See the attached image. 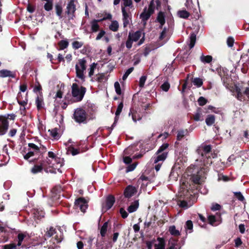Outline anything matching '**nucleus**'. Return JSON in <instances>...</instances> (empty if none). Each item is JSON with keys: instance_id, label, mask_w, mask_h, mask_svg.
<instances>
[{"instance_id": "obj_21", "label": "nucleus", "mask_w": 249, "mask_h": 249, "mask_svg": "<svg viewBox=\"0 0 249 249\" xmlns=\"http://www.w3.org/2000/svg\"><path fill=\"white\" fill-rule=\"evenodd\" d=\"M139 201L135 200L132 204H131L128 208L127 211L129 213H131L135 212L139 207Z\"/></svg>"}, {"instance_id": "obj_64", "label": "nucleus", "mask_w": 249, "mask_h": 249, "mask_svg": "<svg viewBox=\"0 0 249 249\" xmlns=\"http://www.w3.org/2000/svg\"><path fill=\"white\" fill-rule=\"evenodd\" d=\"M105 34V32L103 30L101 31L98 34L96 40H100Z\"/></svg>"}, {"instance_id": "obj_32", "label": "nucleus", "mask_w": 249, "mask_h": 249, "mask_svg": "<svg viewBox=\"0 0 249 249\" xmlns=\"http://www.w3.org/2000/svg\"><path fill=\"white\" fill-rule=\"evenodd\" d=\"M109 28L110 30L113 32L117 31L119 28V23L118 21L116 20L112 21L111 24L109 25Z\"/></svg>"}, {"instance_id": "obj_25", "label": "nucleus", "mask_w": 249, "mask_h": 249, "mask_svg": "<svg viewBox=\"0 0 249 249\" xmlns=\"http://www.w3.org/2000/svg\"><path fill=\"white\" fill-rule=\"evenodd\" d=\"M185 228L188 233H190L193 232V224L191 220H187L186 222Z\"/></svg>"}, {"instance_id": "obj_13", "label": "nucleus", "mask_w": 249, "mask_h": 249, "mask_svg": "<svg viewBox=\"0 0 249 249\" xmlns=\"http://www.w3.org/2000/svg\"><path fill=\"white\" fill-rule=\"evenodd\" d=\"M87 202L83 198H79L75 202V206L77 209H79L82 212H85L87 208Z\"/></svg>"}, {"instance_id": "obj_24", "label": "nucleus", "mask_w": 249, "mask_h": 249, "mask_svg": "<svg viewBox=\"0 0 249 249\" xmlns=\"http://www.w3.org/2000/svg\"><path fill=\"white\" fill-rule=\"evenodd\" d=\"M157 20L160 24V28H162L165 23V17L162 12H160L158 15Z\"/></svg>"}, {"instance_id": "obj_7", "label": "nucleus", "mask_w": 249, "mask_h": 249, "mask_svg": "<svg viewBox=\"0 0 249 249\" xmlns=\"http://www.w3.org/2000/svg\"><path fill=\"white\" fill-rule=\"evenodd\" d=\"M77 0H68L67 4L66 13L68 15L69 20L72 19L75 17V12L76 11V4Z\"/></svg>"}, {"instance_id": "obj_15", "label": "nucleus", "mask_w": 249, "mask_h": 249, "mask_svg": "<svg viewBox=\"0 0 249 249\" xmlns=\"http://www.w3.org/2000/svg\"><path fill=\"white\" fill-rule=\"evenodd\" d=\"M115 202V198L112 196H109L107 197L105 204L103 205V209L107 211L110 209Z\"/></svg>"}, {"instance_id": "obj_1", "label": "nucleus", "mask_w": 249, "mask_h": 249, "mask_svg": "<svg viewBox=\"0 0 249 249\" xmlns=\"http://www.w3.org/2000/svg\"><path fill=\"white\" fill-rule=\"evenodd\" d=\"M198 154L201 156L196 162L199 161L201 163L198 165H191L186 170L188 176L191 177V179L196 184H201L204 181L206 173L208 171V167L212 163L213 155L211 153V146L210 145H203L199 147L197 150Z\"/></svg>"}, {"instance_id": "obj_20", "label": "nucleus", "mask_w": 249, "mask_h": 249, "mask_svg": "<svg viewBox=\"0 0 249 249\" xmlns=\"http://www.w3.org/2000/svg\"><path fill=\"white\" fill-rule=\"evenodd\" d=\"M142 36V33L141 31H137L134 33H129L128 36L134 41L136 42L138 41Z\"/></svg>"}, {"instance_id": "obj_42", "label": "nucleus", "mask_w": 249, "mask_h": 249, "mask_svg": "<svg viewBox=\"0 0 249 249\" xmlns=\"http://www.w3.org/2000/svg\"><path fill=\"white\" fill-rule=\"evenodd\" d=\"M193 83L194 85L196 86L197 87H201L203 84V81L201 79L199 78H195L193 80Z\"/></svg>"}, {"instance_id": "obj_37", "label": "nucleus", "mask_w": 249, "mask_h": 249, "mask_svg": "<svg viewBox=\"0 0 249 249\" xmlns=\"http://www.w3.org/2000/svg\"><path fill=\"white\" fill-rule=\"evenodd\" d=\"M186 157L184 156L182 154H179L178 155V158L177 160L176 164H183V162H185L186 161Z\"/></svg>"}, {"instance_id": "obj_22", "label": "nucleus", "mask_w": 249, "mask_h": 249, "mask_svg": "<svg viewBox=\"0 0 249 249\" xmlns=\"http://www.w3.org/2000/svg\"><path fill=\"white\" fill-rule=\"evenodd\" d=\"M169 231L172 235L174 236H178L180 235V231L176 229V228L174 225L169 227Z\"/></svg>"}, {"instance_id": "obj_28", "label": "nucleus", "mask_w": 249, "mask_h": 249, "mask_svg": "<svg viewBox=\"0 0 249 249\" xmlns=\"http://www.w3.org/2000/svg\"><path fill=\"white\" fill-rule=\"evenodd\" d=\"M200 61L203 63H210L213 59L211 55L204 56L203 54L200 57Z\"/></svg>"}, {"instance_id": "obj_31", "label": "nucleus", "mask_w": 249, "mask_h": 249, "mask_svg": "<svg viewBox=\"0 0 249 249\" xmlns=\"http://www.w3.org/2000/svg\"><path fill=\"white\" fill-rule=\"evenodd\" d=\"M107 77L104 73H100L96 76V81L100 83H103L107 81Z\"/></svg>"}, {"instance_id": "obj_44", "label": "nucleus", "mask_w": 249, "mask_h": 249, "mask_svg": "<svg viewBox=\"0 0 249 249\" xmlns=\"http://www.w3.org/2000/svg\"><path fill=\"white\" fill-rule=\"evenodd\" d=\"M83 45V43L82 42L75 41H74L72 44V46L73 48L75 49H78L82 47V46Z\"/></svg>"}, {"instance_id": "obj_26", "label": "nucleus", "mask_w": 249, "mask_h": 249, "mask_svg": "<svg viewBox=\"0 0 249 249\" xmlns=\"http://www.w3.org/2000/svg\"><path fill=\"white\" fill-rule=\"evenodd\" d=\"M50 132V134L54 139L57 140L60 138L59 134L58 133V130L57 128H53L52 129H49L48 131Z\"/></svg>"}, {"instance_id": "obj_49", "label": "nucleus", "mask_w": 249, "mask_h": 249, "mask_svg": "<svg viewBox=\"0 0 249 249\" xmlns=\"http://www.w3.org/2000/svg\"><path fill=\"white\" fill-rule=\"evenodd\" d=\"M25 237V235L23 233H19L18 236V243L17 246L19 247L21 245L22 242Z\"/></svg>"}, {"instance_id": "obj_52", "label": "nucleus", "mask_w": 249, "mask_h": 249, "mask_svg": "<svg viewBox=\"0 0 249 249\" xmlns=\"http://www.w3.org/2000/svg\"><path fill=\"white\" fill-rule=\"evenodd\" d=\"M208 220L209 222V223L213 226L215 225V222L216 221L215 220V217L214 215H209L208 216Z\"/></svg>"}, {"instance_id": "obj_43", "label": "nucleus", "mask_w": 249, "mask_h": 249, "mask_svg": "<svg viewBox=\"0 0 249 249\" xmlns=\"http://www.w3.org/2000/svg\"><path fill=\"white\" fill-rule=\"evenodd\" d=\"M56 233L55 229L53 227H50L49 230L47 231L46 236L49 238Z\"/></svg>"}, {"instance_id": "obj_51", "label": "nucleus", "mask_w": 249, "mask_h": 249, "mask_svg": "<svg viewBox=\"0 0 249 249\" xmlns=\"http://www.w3.org/2000/svg\"><path fill=\"white\" fill-rule=\"evenodd\" d=\"M170 88V84L168 82H164L161 86V88L162 89L165 91H167Z\"/></svg>"}, {"instance_id": "obj_53", "label": "nucleus", "mask_w": 249, "mask_h": 249, "mask_svg": "<svg viewBox=\"0 0 249 249\" xmlns=\"http://www.w3.org/2000/svg\"><path fill=\"white\" fill-rule=\"evenodd\" d=\"M198 103L200 106H204L207 103V100L203 97H200L198 99Z\"/></svg>"}, {"instance_id": "obj_61", "label": "nucleus", "mask_w": 249, "mask_h": 249, "mask_svg": "<svg viewBox=\"0 0 249 249\" xmlns=\"http://www.w3.org/2000/svg\"><path fill=\"white\" fill-rule=\"evenodd\" d=\"M112 18V15L110 13H105L104 14L103 18L100 19L101 21L106 20V19H110Z\"/></svg>"}, {"instance_id": "obj_54", "label": "nucleus", "mask_w": 249, "mask_h": 249, "mask_svg": "<svg viewBox=\"0 0 249 249\" xmlns=\"http://www.w3.org/2000/svg\"><path fill=\"white\" fill-rule=\"evenodd\" d=\"M178 205L180 207L184 209H187L190 207V206L188 205V203L185 201H179Z\"/></svg>"}, {"instance_id": "obj_41", "label": "nucleus", "mask_w": 249, "mask_h": 249, "mask_svg": "<svg viewBox=\"0 0 249 249\" xmlns=\"http://www.w3.org/2000/svg\"><path fill=\"white\" fill-rule=\"evenodd\" d=\"M58 44L60 47V49L64 50L68 47L69 42L66 40H62L59 42Z\"/></svg>"}, {"instance_id": "obj_34", "label": "nucleus", "mask_w": 249, "mask_h": 249, "mask_svg": "<svg viewBox=\"0 0 249 249\" xmlns=\"http://www.w3.org/2000/svg\"><path fill=\"white\" fill-rule=\"evenodd\" d=\"M196 40V35L195 34L193 33L191 34L190 36V44H189V47L190 49L193 48L195 44Z\"/></svg>"}, {"instance_id": "obj_33", "label": "nucleus", "mask_w": 249, "mask_h": 249, "mask_svg": "<svg viewBox=\"0 0 249 249\" xmlns=\"http://www.w3.org/2000/svg\"><path fill=\"white\" fill-rule=\"evenodd\" d=\"M55 10L57 16L59 17V18H61L62 13V7L61 5L60 4H56L55 5Z\"/></svg>"}, {"instance_id": "obj_5", "label": "nucleus", "mask_w": 249, "mask_h": 249, "mask_svg": "<svg viewBox=\"0 0 249 249\" xmlns=\"http://www.w3.org/2000/svg\"><path fill=\"white\" fill-rule=\"evenodd\" d=\"M86 89L83 87H79L76 83H73L71 86V93L74 101H81L86 93Z\"/></svg>"}, {"instance_id": "obj_11", "label": "nucleus", "mask_w": 249, "mask_h": 249, "mask_svg": "<svg viewBox=\"0 0 249 249\" xmlns=\"http://www.w3.org/2000/svg\"><path fill=\"white\" fill-rule=\"evenodd\" d=\"M131 115L132 119L134 122L140 121L142 118V115L140 113L139 107H133L130 109L129 113V116Z\"/></svg>"}, {"instance_id": "obj_62", "label": "nucleus", "mask_w": 249, "mask_h": 249, "mask_svg": "<svg viewBox=\"0 0 249 249\" xmlns=\"http://www.w3.org/2000/svg\"><path fill=\"white\" fill-rule=\"evenodd\" d=\"M16 246L15 244H10L8 245H5L3 246V249H15Z\"/></svg>"}, {"instance_id": "obj_29", "label": "nucleus", "mask_w": 249, "mask_h": 249, "mask_svg": "<svg viewBox=\"0 0 249 249\" xmlns=\"http://www.w3.org/2000/svg\"><path fill=\"white\" fill-rule=\"evenodd\" d=\"M46 166L43 165V162L40 165H35L31 170L32 173L33 174H36L41 171L43 168H45Z\"/></svg>"}, {"instance_id": "obj_27", "label": "nucleus", "mask_w": 249, "mask_h": 249, "mask_svg": "<svg viewBox=\"0 0 249 249\" xmlns=\"http://www.w3.org/2000/svg\"><path fill=\"white\" fill-rule=\"evenodd\" d=\"M206 123L207 125L211 126L215 122V117L213 115H209L207 117L206 120Z\"/></svg>"}, {"instance_id": "obj_14", "label": "nucleus", "mask_w": 249, "mask_h": 249, "mask_svg": "<svg viewBox=\"0 0 249 249\" xmlns=\"http://www.w3.org/2000/svg\"><path fill=\"white\" fill-rule=\"evenodd\" d=\"M137 192V188L132 185L127 186L124 190V195L125 198H130Z\"/></svg>"}, {"instance_id": "obj_57", "label": "nucleus", "mask_w": 249, "mask_h": 249, "mask_svg": "<svg viewBox=\"0 0 249 249\" xmlns=\"http://www.w3.org/2000/svg\"><path fill=\"white\" fill-rule=\"evenodd\" d=\"M227 45L229 47H231L233 45L234 39L232 37H229L227 40Z\"/></svg>"}, {"instance_id": "obj_17", "label": "nucleus", "mask_w": 249, "mask_h": 249, "mask_svg": "<svg viewBox=\"0 0 249 249\" xmlns=\"http://www.w3.org/2000/svg\"><path fill=\"white\" fill-rule=\"evenodd\" d=\"M123 102H121L119 105L118 106V107H117V110H116V111L115 112V120H114V123L111 126V130H112L114 126H115L116 122H117L118 120V118H119V117L118 116L120 114L122 109H123Z\"/></svg>"}, {"instance_id": "obj_8", "label": "nucleus", "mask_w": 249, "mask_h": 249, "mask_svg": "<svg viewBox=\"0 0 249 249\" xmlns=\"http://www.w3.org/2000/svg\"><path fill=\"white\" fill-rule=\"evenodd\" d=\"M73 119L78 123L86 122L87 114L85 110L81 108H76L74 112Z\"/></svg>"}, {"instance_id": "obj_3", "label": "nucleus", "mask_w": 249, "mask_h": 249, "mask_svg": "<svg viewBox=\"0 0 249 249\" xmlns=\"http://www.w3.org/2000/svg\"><path fill=\"white\" fill-rule=\"evenodd\" d=\"M160 6V3L159 0H152L149 5V7L147 9L145 7L143 9V12L140 15V18L144 24H145L146 21L149 18L151 15H152L154 12L155 7L158 9Z\"/></svg>"}, {"instance_id": "obj_36", "label": "nucleus", "mask_w": 249, "mask_h": 249, "mask_svg": "<svg viewBox=\"0 0 249 249\" xmlns=\"http://www.w3.org/2000/svg\"><path fill=\"white\" fill-rule=\"evenodd\" d=\"M188 133V131L187 130H180L178 131V134H177V139L178 141L181 140L184 136L186 135Z\"/></svg>"}, {"instance_id": "obj_30", "label": "nucleus", "mask_w": 249, "mask_h": 249, "mask_svg": "<svg viewBox=\"0 0 249 249\" xmlns=\"http://www.w3.org/2000/svg\"><path fill=\"white\" fill-rule=\"evenodd\" d=\"M101 21L100 20H94L91 22V30L93 32H96L98 31L99 25L98 22Z\"/></svg>"}, {"instance_id": "obj_56", "label": "nucleus", "mask_w": 249, "mask_h": 249, "mask_svg": "<svg viewBox=\"0 0 249 249\" xmlns=\"http://www.w3.org/2000/svg\"><path fill=\"white\" fill-rule=\"evenodd\" d=\"M136 165H137L136 163H133L132 164L129 165L126 168V172H131V171H132L133 170H134L135 169V168H136Z\"/></svg>"}, {"instance_id": "obj_48", "label": "nucleus", "mask_w": 249, "mask_h": 249, "mask_svg": "<svg viewBox=\"0 0 249 249\" xmlns=\"http://www.w3.org/2000/svg\"><path fill=\"white\" fill-rule=\"evenodd\" d=\"M167 29L166 28H164L162 32L160 34V36H159V39L161 40L165 38L166 36V34L167 32Z\"/></svg>"}, {"instance_id": "obj_23", "label": "nucleus", "mask_w": 249, "mask_h": 249, "mask_svg": "<svg viewBox=\"0 0 249 249\" xmlns=\"http://www.w3.org/2000/svg\"><path fill=\"white\" fill-rule=\"evenodd\" d=\"M0 77H14V75L12 72L7 70H2L0 71Z\"/></svg>"}, {"instance_id": "obj_59", "label": "nucleus", "mask_w": 249, "mask_h": 249, "mask_svg": "<svg viewBox=\"0 0 249 249\" xmlns=\"http://www.w3.org/2000/svg\"><path fill=\"white\" fill-rule=\"evenodd\" d=\"M235 196L240 201H243L244 200V197L243 196L240 192H236L234 193Z\"/></svg>"}, {"instance_id": "obj_35", "label": "nucleus", "mask_w": 249, "mask_h": 249, "mask_svg": "<svg viewBox=\"0 0 249 249\" xmlns=\"http://www.w3.org/2000/svg\"><path fill=\"white\" fill-rule=\"evenodd\" d=\"M36 107L38 109L43 107V100L41 96H37L36 99Z\"/></svg>"}, {"instance_id": "obj_60", "label": "nucleus", "mask_w": 249, "mask_h": 249, "mask_svg": "<svg viewBox=\"0 0 249 249\" xmlns=\"http://www.w3.org/2000/svg\"><path fill=\"white\" fill-rule=\"evenodd\" d=\"M178 176V174L177 173H175L174 171L172 170L171 172L169 178L170 179H172V178H173V179L175 180H176L177 179V177Z\"/></svg>"}, {"instance_id": "obj_9", "label": "nucleus", "mask_w": 249, "mask_h": 249, "mask_svg": "<svg viewBox=\"0 0 249 249\" xmlns=\"http://www.w3.org/2000/svg\"><path fill=\"white\" fill-rule=\"evenodd\" d=\"M121 9L123 17V25L124 27H125L128 25L129 20L131 19V13L128 8L122 6Z\"/></svg>"}, {"instance_id": "obj_55", "label": "nucleus", "mask_w": 249, "mask_h": 249, "mask_svg": "<svg viewBox=\"0 0 249 249\" xmlns=\"http://www.w3.org/2000/svg\"><path fill=\"white\" fill-rule=\"evenodd\" d=\"M134 41L128 36L126 42V47L127 49H130L132 46V43Z\"/></svg>"}, {"instance_id": "obj_10", "label": "nucleus", "mask_w": 249, "mask_h": 249, "mask_svg": "<svg viewBox=\"0 0 249 249\" xmlns=\"http://www.w3.org/2000/svg\"><path fill=\"white\" fill-rule=\"evenodd\" d=\"M29 147V152L24 156L26 160H28L31 157L34 156L35 154H37L39 152V149L38 147L33 143H29L28 144Z\"/></svg>"}, {"instance_id": "obj_12", "label": "nucleus", "mask_w": 249, "mask_h": 249, "mask_svg": "<svg viewBox=\"0 0 249 249\" xmlns=\"http://www.w3.org/2000/svg\"><path fill=\"white\" fill-rule=\"evenodd\" d=\"M8 128V122L6 118L0 116V135L6 133Z\"/></svg>"}, {"instance_id": "obj_16", "label": "nucleus", "mask_w": 249, "mask_h": 249, "mask_svg": "<svg viewBox=\"0 0 249 249\" xmlns=\"http://www.w3.org/2000/svg\"><path fill=\"white\" fill-rule=\"evenodd\" d=\"M64 89V84H62L60 85H58L57 86V91H56V93L54 97V98L55 99V101L58 98L61 99L62 98Z\"/></svg>"}, {"instance_id": "obj_63", "label": "nucleus", "mask_w": 249, "mask_h": 249, "mask_svg": "<svg viewBox=\"0 0 249 249\" xmlns=\"http://www.w3.org/2000/svg\"><path fill=\"white\" fill-rule=\"evenodd\" d=\"M120 213L121 214L122 217L124 218H126L128 216L127 213L123 208L120 209Z\"/></svg>"}, {"instance_id": "obj_46", "label": "nucleus", "mask_w": 249, "mask_h": 249, "mask_svg": "<svg viewBox=\"0 0 249 249\" xmlns=\"http://www.w3.org/2000/svg\"><path fill=\"white\" fill-rule=\"evenodd\" d=\"M133 70L134 68L133 67L129 68L123 75L122 77L123 80H125L127 78L128 76L133 71Z\"/></svg>"}, {"instance_id": "obj_58", "label": "nucleus", "mask_w": 249, "mask_h": 249, "mask_svg": "<svg viewBox=\"0 0 249 249\" xmlns=\"http://www.w3.org/2000/svg\"><path fill=\"white\" fill-rule=\"evenodd\" d=\"M235 160L234 155H231L229 157L226 162V166H229L231 164V161Z\"/></svg>"}, {"instance_id": "obj_19", "label": "nucleus", "mask_w": 249, "mask_h": 249, "mask_svg": "<svg viewBox=\"0 0 249 249\" xmlns=\"http://www.w3.org/2000/svg\"><path fill=\"white\" fill-rule=\"evenodd\" d=\"M158 243H156L154 245L155 249H165V242L163 238L158 237Z\"/></svg>"}, {"instance_id": "obj_39", "label": "nucleus", "mask_w": 249, "mask_h": 249, "mask_svg": "<svg viewBox=\"0 0 249 249\" xmlns=\"http://www.w3.org/2000/svg\"><path fill=\"white\" fill-rule=\"evenodd\" d=\"M178 15L180 18H186L189 16V13L186 10L179 11Z\"/></svg>"}, {"instance_id": "obj_6", "label": "nucleus", "mask_w": 249, "mask_h": 249, "mask_svg": "<svg viewBox=\"0 0 249 249\" xmlns=\"http://www.w3.org/2000/svg\"><path fill=\"white\" fill-rule=\"evenodd\" d=\"M86 60L83 58L79 59L75 66L76 76L83 81H85L84 72L86 69Z\"/></svg>"}, {"instance_id": "obj_18", "label": "nucleus", "mask_w": 249, "mask_h": 249, "mask_svg": "<svg viewBox=\"0 0 249 249\" xmlns=\"http://www.w3.org/2000/svg\"><path fill=\"white\" fill-rule=\"evenodd\" d=\"M35 220H40L44 216V212L42 210L35 209L32 212Z\"/></svg>"}, {"instance_id": "obj_38", "label": "nucleus", "mask_w": 249, "mask_h": 249, "mask_svg": "<svg viewBox=\"0 0 249 249\" xmlns=\"http://www.w3.org/2000/svg\"><path fill=\"white\" fill-rule=\"evenodd\" d=\"M107 227H108V222H106L105 223H104V224L101 227V230H100V233L102 237H104L105 236L106 233L107 231Z\"/></svg>"}, {"instance_id": "obj_50", "label": "nucleus", "mask_w": 249, "mask_h": 249, "mask_svg": "<svg viewBox=\"0 0 249 249\" xmlns=\"http://www.w3.org/2000/svg\"><path fill=\"white\" fill-rule=\"evenodd\" d=\"M146 79H147V77L146 76H142L140 78V81H139V86L141 88L143 87V86L144 85V83L146 80Z\"/></svg>"}, {"instance_id": "obj_4", "label": "nucleus", "mask_w": 249, "mask_h": 249, "mask_svg": "<svg viewBox=\"0 0 249 249\" xmlns=\"http://www.w3.org/2000/svg\"><path fill=\"white\" fill-rule=\"evenodd\" d=\"M168 147L167 143L163 144L158 149L156 153V155L151 159L154 164L158 162L162 163L163 161L166 159L167 153L164 151Z\"/></svg>"}, {"instance_id": "obj_2", "label": "nucleus", "mask_w": 249, "mask_h": 249, "mask_svg": "<svg viewBox=\"0 0 249 249\" xmlns=\"http://www.w3.org/2000/svg\"><path fill=\"white\" fill-rule=\"evenodd\" d=\"M48 158L45 161L43 162V165L46 166L48 171L52 173H56L57 172L61 173L60 168L64 165V160L60 157L55 155L52 152L49 151L48 153Z\"/></svg>"}, {"instance_id": "obj_40", "label": "nucleus", "mask_w": 249, "mask_h": 249, "mask_svg": "<svg viewBox=\"0 0 249 249\" xmlns=\"http://www.w3.org/2000/svg\"><path fill=\"white\" fill-rule=\"evenodd\" d=\"M128 8L129 9L132 7V0H123V4L122 7Z\"/></svg>"}, {"instance_id": "obj_47", "label": "nucleus", "mask_w": 249, "mask_h": 249, "mask_svg": "<svg viewBox=\"0 0 249 249\" xmlns=\"http://www.w3.org/2000/svg\"><path fill=\"white\" fill-rule=\"evenodd\" d=\"M114 88H115L116 93L118 95H121V89L120 84L118 82H115Z\"/></svg>"}, {"instance_id": "obj_45", "label": "nucleus", "mask_w": 249, "mask_h": 249, "mask_svg": "<svg viewBox=\"0 0 249 249\" xmlns=\"http://www.w3.org/2000/svg\"><path fill=\"white\" fill-rule=\"evenodd\" d=\"M96 65L97 64L95 63H93L90 65L89 72V77H91L92 75H93L94 70L96 67Z\"/></svg>"}]
</instances>
